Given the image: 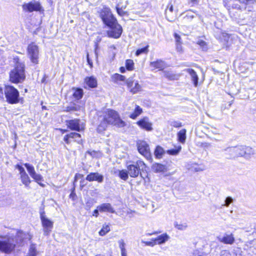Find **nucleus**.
<instances>
[{"label":"nucleus","instance_id":"f257e3e1","mask_svg":"<svg viewBox=\"0 0 256 256\" xmlns=\"http://www.w3.org/2000/svg\"><path fill=\"white\" fill-rule=\"evenodd\" d=\"M14 60L16 66L10 74V81L13 83L22 82L26 78L24 64V62H20V60L18 58H14Z\"/></svg>","mask_w":256,"mask_h":256},{"label":"nucleus","instance_id":"f03ea898","mask_svg":"<svg viewBox=\"0 0 256 256\" xmlns=\"http://www.w3.org/2000/svg\"><path fill=\"white\" fill-rule=\"evenodd\" d=\"M102 119L106 120L109 124L119 128H122L125 126V122L120 118L118 113L112 110H108L102 116Z\"/></svg>","mask_w":256,"mask_h":256},{"label":"nucleus","instance_id":"7ed1b4c3","mask_svg":"<svg viewBox=\"0 0 256 256\" xmlns=\"http://www.w3.org/2000/svg\"><path fill=\"white\" fill-rule=\"evenodd\" d=\"M4 94L8 103L14 104L18 102L19 92L14 86H6L4 90Z\"/></svg>","mask_w":256,"mask_h":256},{"label":"nucleus","instance_id":"20e7f679","mask_svg":"<svg viewBox=\"0 0 256 256\" xmlns=\"http://www.w3.org/2000/svg\"><path fill=\"white\" fill-rule=\"evenodd\" d=\"M144 163L141 160H137L135 162L127 163V170L130 176L132 178H136L140 174V168H143Z\"/></svg>","mask_w":256,"mask_h":256},{"label":"nucleus","instance_id":"39448f33","mask_svg":"<svg viewBox=\"0 0 256 256\" xmlns=\"http://www.w3.org/2000/svg\"><path fill=\"white\" fill-rule=\"evenodd\" d=\"M28 55L30 61L34 64L38 63L39 58V48L37 45L34 43L32 42L28 44L27 48Z\"/></svg>","mask_w":256,"mask_h":256},{"label":"nucleus","instance_id":"423d86ee","mask_svg":"<svg viewBox=\"0 0 256 256\" xmlns=\"http://www.w3.org/2000/svg\"><path fill=\"white\" fill-rule=\"evenodd\" d=\"M40 214L44 234L48 235L52 231L54 222L46 216L44 209L40 210Z\"/></svg>","mask_w":256,"mask_h":256},{"label":"nucleus","instance_id":"0eeeda50","mask_svg":"<svg viewBox=\"0 0 256 256\" xmlns=\"http://www.w3.org/2000/svg\"><path fill=\"white\" fill-rule=\"evenodd\" d=\"M100 16L103 22L106 26L108 24H112V22H114V21L116 20L112 14L110 8H103L100 12Z\"/></svg>","mask_w":256,"mask_h":256},{"label":"nucleus","instance_id":"6e6552de","mask_svg":"<svg viewBox=\"0 0 256 256\" xmlns=\"http://www.w3.org/2000/svg\"><path fill=\"white\" fill-rule=\"evenodd\" d=\"M16 244V242L12 238L0 241V250L5 253H10L13 250Z\"/></svg>","mask_w":256,"mask_h":256},{"label":"nucleus","instance_id":"1a4fd4ad","mask_svg":"<svg viewBox=\"0 0 256 256\" xmlns=\"http://www.w3.org/2000/svg\"><path fill=\"white\" fill-rule=\"evenodd\" d=\"M110 28V30L108 32V36L118 38L120 37L122 33V28L118 24L117 21H114L112 24L108 25Z\"/></svg>","mask_w":256,"mask_h":256},{"label":"nucleus","instance_id":"9d476101","mask_svg":"<svg viewBox=\"0 0 256 256\" xmlns=\"http://www.w3.org/2000/svg\"><path fill=\"white\" fill-rule=\"evenodd\" d=\"M66 123L68 128L72 130L80 132L84 129L85 124L79 119L75 118L66 120Z\"/></svg>","mask_w":256,"mask_h":256},{"label":"nucleus","instance_id":"9b49d317","mask_svg":"<svg viewBox=\"0 0 256 256\" xmlns=\"http://www.w3.org/2000/svg\"><path fill=\"white\" fill-rule=\"evenodd\" d=\"M136 144L138 152L146 158H150L151 154L148 144L142 140L138 141Z\"/></svg>","mask_w":256,"mask_h":256},{"label":"nucleus","instance_id":"f8f14e48","mask_svg":"<svg viewBox=\"0 0 256 256\" xmlns=\"http://www.w3.org/2000/svg\"><path fill=\"white\" fill-rule=\"evenodd\" d=\"M126 85L130 92L133 94L138 93L142 90V86L139 84L138 81L132 78H129L127 80Z\"/></svg>","mask_w":256,"mask_h":256},{"label":"nucleus","instance_id":"ddd939ff","mask_svg":"<svg viewBox=\"0 0 256 256\" xmlns=\"http://www.w3.org/2000/svg\"><path fill=\"white\" fill-rule=\"evenodd\" d=\"M84 104L77 102L70 103L68 106L64 108V111L66 112H84Z\"/></svg>","mask_w":256,"mask_h":256},{"label":"nucleus","instance_id":"4468645a","mask_svg":"<svg viewBox=\"0 0 256 256\" xmlns=\"http://www.w3.org/2000/svg\"><path fill=\"white\" fill-rule=\"evenodd\" d=\"M22 8L24 10L32 12L33 11L40 10L41 6L38 2H32L28 4H24L22 6Z\"/></svg>","mask_w":256,"mask_h":256},{"label":"nucleus","instance_id":"2eb2a0df","mask_svg":"<svg viewBox=\"0 0 256 256\" xmlns=\"http://www.w3.org/2000/svg\"><path fill=\"white\" fill-rule=\"evenodd\" d=\"M136 124L142 128L147 131H151L152 130V124L150 122L148 118L144 117L136 122Z\"/></svg>","mask_w":256,"mask_h":256},{"label":"nucleus","instance_id":"dca6fc26","mask_svg":"<svg viewBox=\"0 0 256 256\" xmlns=\"http://www.w3.org/2000/svg\"><path fill=\"white\" fill-rule=\"evenodd\" d=\"M218 240L224 244H232L234 242V238L232 234H224L222 236L218 237Z\"/></svg>","mask_w":256,"mask_h":256},{"label":"nucleus","instance_id":"f3484780","mask_svg":"<svg viewBox=\"0 0 256 256\" xmlns=\"http://www.w3.org/2000/svg\"><path fill=\"white\" fill-rule=\"evenodd\" d=\"M97 208L101 212H108L110 213H114L115 210L109 203H104L97 206Z\"/></svg>","mask_w":256,"mask_h":256},{"label":"nucleus","instance_id":"a211bd4d","mask_svg":"<svg viewBox=\"0 0 256 256\" xmlns=\"http://www.w3.org/2000/svg\"><path fill=\"white\" fill-rule=\"evenodd\" d=\"M86 180L89 182L95 180L102 182L103 181V176L98 172H92L87 176Z\"/></svg>","mask_w":256,"mask_h":256},{"label":"nucleus","instance_id":"6ab92c4d","mask_svg":"<svg viewBox=\"0 0 256 256\" xmlns=\"http://www.w3.org/2000/svg\"><path fill=\"white\" fill-rule=\"evenodd\" d=\"M225 154L229 158H234L238 157L236 146L229 147L224 149Z\"/></svg>","mask_w":256,"mask_h":256},{"label":"nucleus","instance_id":"aec40b11","mask_svg":"<svg viewBox=\"0 0 256 256\" xmlns=\"http://www.w3.org/2000/svg\"><path fill=\"white\" fill-rule=\"evenodd\" d=\"M170 239V236L166 233L163 234L155 238H153L152 240L155 242L156 244H162L165 243Z\"/></svg>","mask_w":256,"mask_h":256},{"label":"nucleus","instance_id":"412c9836","mask_svg":"<svg viewBox=\"0 0 256 256\" xmlns=\"http://www.w3.org/2000/svg\"><path fill=\"white\" fill-rule=\"evenodd\" d=\"M150 66L152 70L158 69V70H162L165 67V64L164 62L162 60H158L156 62H151Z\"/></svg>","mask_w":256,"mask_h":256},{"label":"nucleus","instance_id":"4be33fe9","mask_svg":"<svg viewBox=\"0 0 256 256\" xmlns=\"http://www.w3.org/2000/svg\"><path fill=\"white\" fill-rule=\"evenodd\" d=\"M254 154V150L250 146H244L242 157L246 160H250Z\"/></svg>","mask_w":256,"mask_h":256},{"label":"nucleus","instance_id":"5701e85b","mask_svg":"<svg viewBox=\"0 0 256 256\" xmlns=\"http://www.w3.org/2000/svg\"><path fill=\"white\" fill-rule=\"evenodd\" d=\"M102 116H100L98 118L99 121L100 122L98 124L97 130L98 132H102L105 130L107 128V126L109 124V122L106 120L102 119Z\"/></svg>","mask_w":256,"mask_h":256},{"label":"nucleus","instance_id":"b1692460","mask_svg":"<svg viewBox=\"0 0 256 256\" xmlns=\"http://www.w3.org/2000/svg\"><path fill=\"white\" fill-rule=\"evenodd\" d=\"M184 70L190 74L194 86H196L198 82V76L196 72L194 70L191 68H187Z\"/></svg>","mask_w":256,"mask_h":256},{"label":"nucleus","instance_id":"393cba45","mask_svg":"<svg viewBox=\"0 0 256 256\" xmlns=\"http://www.w3.org/2000/svg\"><path fill=\"white\" fill-rule=\"evenodd\" d=\"M84 82L90 88H93L97 86V81L93 76L86 78Z\"/></svg>","mask_w":256,"mask_h":256},{"label":"nucleus","instance_id":"a878e982","mask_svg":"<svg viewBox=\"0 0 256 256\" xmlns=\"http://www.w3.org/2000/svg\"><path fill=\"white\" fill-rule=\"evenodd\" d=\"M72 90L74 91L72 96L75 99L79 100L82 98L84 95L82 89L73 88Z\"/></svg>","mask_w":256,"mask_h":256},{"label":"nucleus","instance_id":"bb28decb","mask_svg":"<svg viewBox=\"0 0 256 256\" xmlns=\"http://www.w3.org/2000/svg\"><path fill=\"white\" fill-rule=\"evenodd\" d=\"M152 169L154 172H164L166 170L165 166L160 164H154L152 166Z\"/></svg>","mask_w":256,"mask_h":256},{"label":"nucleus","instance_id":"cd10ccee","mask_svg":"<svg viewBox=\"0 0 256 256\" xmlns=\"http://www.w3.org/2000/svg\"><path fill=\"white\" fill-rule=\"evenodd\" d=\"M20 178L21 182L25 186L28 187L31 182V180L26 172L20 176Z\"/></svg>","mask_w":256,"mask_h":256},{"label":"nucleus","instance_id":"c85d7f7f","mask_svg":"<svg viewBox=\"0 0 256 256\" xmlns=\"http://www.w3.org/2000/svg\"><path fill=\"white\" fill-rule=\"evenodd\" d=\"M178 140L180 142H181L182 144H184L185 142L186 139V130L185 129L181 130L178 133Z\"/></svg>","mask_w":256,"mask_h":256},{"label":"nucleus","instance_id":"c756f323","mask_svg":"<svg viewBox=\"0 0 256 256\" xmlns=\"http://www.w3.org/2000/svg\"><path fill=\"white\" fill-rule=\"evenodd\" d=\"M142 108L138 106H136L134 112L130 114V117L132 119H135L138 116H140L142 113Z\"/></svg>","mask_w":256,"mask_h":256},{"label":"nucleus","instance_id":"7c9ffc66","mask_svg":"<svg viewBox=\"0 0 256 256\" xmlns=\"http://www.w3.org/2000/svg\"><path fill=\"white\" fill-rule=\"evenodd\" d=\"M70 136L71 138L74 139V141L77 142L78 144H81L82 142L81 136L78 133L74 132H70Z\"/></svg>","mask_w":256,"mask_h":256},{"label":"nucleus","instance_id":"2f4dec72","mask_svg":"<svg viewBox=\"0 0 256 256\" xmlns=\"http://www.w3.org/2000/svg\"><path fill=\"white\" fill-rule=\"evenodd\" d=\"M32 178L40 186H44V184L41 182L43 178L40 174L36 173Z\"/></svg>","mask_w":256,"mask_h":256},{"label":"nucleus","instance_id":"473e14b6","mask_svg":"<svg viewBox=\"0 0 256 256\" xmlns=\"http://www.w3.org/2000/svg\"><path fill=\"white\" fill-rule=\"evenodd\" d=\"M110 226L108 224H104L102 226V228L99 232V234L101 236H104L108 232L110 231Z\"/></svg>","mask_w":256,"mask_h":256},{"label":"nucleus","instance_id":"72a5a7b5","mask_svg":"<svg viewBox=\"0 0 256 256\" xmlns=\"http://www.w3.org/2000/svg\"><path fill=\"white\" fill-rule=\"evenodd\" d=\"M24 166L26 168L28 172L29 173L31 177H32L36 173L34 170V168L32 165H30L28 163H26L24 164Z\"/></svg>","mask_w":256,"mask_h":256},{"label":"nucleus","instance_id":"f704fd0d","mask_svg":"<svg viewBox=\"0 0 256 256\" xmlns=\"http://www.w3.org/2000/svg\"><path fill=\"white\" fill-rule=\"evenodd\" d=\"M38 252L34 244H31L26 256H36Z\"/></svg>","mask_w":256,"mask_h":256},{"label":"nucleus","instance_id":"c9c22d12","mask_svg":"<svg viewBox=\"0 0 256 256\" xmlns=\"http://www.w3.org/2000/svg\"><path fill=\"white\" fill-rule=\"evenodd\" d=\"M220 38L222 42H224V44L227 46L230 38V36L226 33L222 32Z\"/></svg>","mask_w":256,"mask_h":256},{"label":"nucleus","instance_id":"e433bc0d","mask_svg":"<svg viewBox=\"0 0 256 256\" xmlns=\"http://www.w3.org/2000/svg\"><path fill=\"white\" fill-rule=\"evenodd\" d=\"M174 226L176 228L180 230H186L188 228V225L186 222L178 224V222H176L174 224Z\"/></svg>","mask_w":256,"mask_h":256},{"label":"nucleus","instance_id":"4c0bfd02","mask_svg":"<svg viewBox=\"0 0 256 256\" xmlns=\"http://www.w3.org/2000/svg\"><path fill=\"white\" fill-rule=\"evenodd\" d=\"M128 170H122L120 171L119 172V176L120 178L124 180H128Z\"/></svg>","mask_w":256,"mask_h":256},{"label":"nucleus","instance_id":"58836bf2","mask_svg":"<svg viewBox=\"0 0 256 256\" xmlns=\"http://www.w3.org/2000/svg\"><path fill=\"white\" fill-rule=\"evenodd\" d=\"M182 149V147L180 146H178L175 148H173L172 150H168V153L171 155H176Z\"/></svg>","mask_w":256,"mask_h":256},{"label":"nucleus","instance_id":"ea45409f","mask_svg":"<svg viewBox=\"0 0 256 256\" xmlns=\"http://www.w3.org/2000/svg\"><path fill=\"white\" fill-rule=\"evenodd\" d=\"M164 150L160 146H157L154 151V154L156 158H160L164 154Z\"/></svg>","mask_w":256,"mask_h":256},{"label":"nucleus","instance_id":"a19ab883","mask_svg":"<svg viewBox=\"0 0 256 256\" xmlns=\"http://www.w3.org/2000/svg\"><path fill=\"white\" fill-rule=\"evenodd\" d=\"M188 168L194 172H200L204 170V168H200L196 164H192L191 167L188 166Z\"/></svg>","mask_w":256,"mask_h":256},{"label":"nucleus","instance_id":"79ce46f5","mask_svg":"<svg viewBox=\"0 0 256 256\" xmlns=\"http://www.w3.org/2000/svg\"><path fill=\"white\" fill-rule=\"evenodd\" d=\"M134 63L132 60H127L126 62V66L128 70H132L134 69Z\"/></svg>","mask_w":256,"mask_h":256},{"label":"nucleus","instance_id":"37998d69","mask_svg":"<svg viewBox=\"0 0 256 256\" xmlns=\"http://www.w3.org/2000/svg\"><path fill=\"white\" fill-rule=\"evenodd\" d=\"M237 156L242 157L244 154V146H237Z\"/></svg>","mask_w":256,"mask_h":256},{"label":"nucleus","instance_id":"c03bdc74","mask_svg":"<svg viewBox=\"0 0 256 256\" xmlns=\"http://www.w3.org/2000/svg\"><path fill=\"white\" fill-rule=\"evenodd\" d=\"M148 46H146V47H144V48L138 50L136 51V56H138L139 55H140L142 54H143V53L144 54H146V53H148Z\"/></svg>","mask_w":256,"mask_h":256},{"label":"nucleus","instance_id":"a18cd8bd","mask_svg":"<svg viewBox=\"0 0 256 256\" xmlns=\"http://www.w3.org/2000/svg\"><path fill=\"white\" fill-rule=\"evenodd\" d=\"M112 78L116 80H120V81H124L126 80V77L124 76L115 74L112 76Z\"/></svg>","mask_w":256,"mask_h":256},{"label":"nucleus","instance_id":"49530a36","mask_svg":"<svg viewBox=\"0 0 256 256\" xmlns=\"http://www.w3.org/2000/svg\"><path fill=\"white\" fill-rule=\"evenodd\" d=\"M116 10L118 14L120 16H122L126 14V12L124 10H122V8H120V2H118V4H117L116 6Z\"/></svg>","mask_w":256,"mask_h":256},{"label":"nucleus","instance_id":"de8ad7c7","mask_svg":"<svg viewBox=\"0 0 256 256\" xmlns=\"http://www.w3.org/2000/svg\"><path fill=\"white\" fill-rule=\"evenodd\" d=\"M197 44L202 48L204 50H206L207 46L205 42L202 40H198Z\"/></svg>","mask_w":256,"mask_h":256},{"label":"nucleus","instance_id":"09e8293b","mask_svg":"<svg viewBox=\"0 0 256 256\" xmlns=\"http://www.w3.org/2000/svg\"><path fill=\"white\" fill-rule=\"evenodd\" d=\"M118 244L119 245V248L120 249V251L126 250L125 248L126 244H125L124 240L121 239V240H119L118 241Z\"/></svg>","mask_w":256,"mask_h":256},{"label":"nucleus","instance_id":"8fccbe9b","mask_svg":"<svg viewBox=\"0 0 256 256\" xmlns=\"http://www.w3.org/2000/svg\"><path fill=\"white\" fill-rule=\"evenodd\" d=\"M16 168L18 170L20 176L22 175V174L26 173L24 168L20 164H16Z\"/></svg>","mask_w":256,"mask_h":256},{"label":"nucleus","instance_id":"3c124183","mask_svg":"<svg viewBox=\"0 0 256 256\" xmlns=\"http://www.w3.org/2000/svg\"><path fill=\"white\" fill-rule=\"evenodd\" d=\"M233 199L231 197H227L224 201V206L228 207L229 205L232 202Z\"/></svg>","mask_w":256,"mask_h":256},{"label":"nucleus","instance_id":"603ef678","mask_svg":"<svg viewBox=\"0 0 256 256\" xmlns=\"http://www.w3.org/2000/svg\"><path fill=\"white\" fill-rule=\"evenodd\" d=\"M188 2L190 6H194L198 4L199 0H188Z\"/></svg>","mask_w":256,"mask_h":256},{"label":"nucleus","instance_id":"864d4df0","mask_svg":"<svg viewBox=\"0 0 256 256\" xmlns=\"http://www.w3.org/2000/svg\"><path fill=\"white\" fill-rule=\"evenodd\" d=\"M171 126L175 128H180L182 126V123L179 121H173L171 123Z\"/></svg>","mask_w":256,"mask_h":256},{"label":"nucleus","instance_id":"5fc2aeb1","mask_svg":"<svg viewBox=\"0 0 256 256\" xmlns=\"http://www.w3.org/2000/svg\"><path fill=\"white\" fill-rule=\"evenodd\" d=\"M238 2L242 3H244L246 4H254L256 0H238Z\"/></svg>","mask_w":256,"mask_h":256},{"label":"nucleus","instance_id":"6e6d98bb","mask_svg":"<svg viewBox=\"0 0 256 256\" xmlns=\"http://www.w3.org/2000/svg\"><path fill=\"white\" fill-rule=\"evenodd\" d=\"M71 138L70 136V134L66 135L64 138V140L65 142L67 144H69L70 143V139Z\"/></svg>","mask_w":256,"mask_h":256},{"label":"nucleus","instance_id":"4d7b16f0","mask_svg":"<svg viewBox=\"0 0 256 256\" xmlns=\"http://www.w3.org/2000/svg\"><path fill=\"white\" fill-rule=\"evenodd\" d=\"M84 177V175L80 174H76L74 176V182H76L79 179H82Z\"/></svg>","mask_w":256,"mask_h":256},{"label":"nucleus","instance_id":"13d9d810","mask_svg":"<svg viewBox=\"0 0 256 256\" xmlns=\"http://www.w3.org/2000/svg\"><path fill=\"white\" fill-rule=\"evenodd\" d=\"M174 38H175L176 44L182 43L181 42V38L178 34H174Z\"/></svg>","mask_w":256,"mask_h":256},{"label":"nucleus","instance_id":"bf43d9fd","mask_svg":"<svg viewBox=\"0 0 256 256\" xmlns=\"http://www.w3.org/2000/svg\"><path fill=\"white\" fill-rule=\"evenodd\" d=\"M182 43H178L176 44V49L178 52H182Z\"/></svg>","mask_w":256,"mask_h":256},{"label":"nucleus","instance_id":"052dcab7","mask_svg":"<svg viewBox=\"0 0 256 256\" xmlns=\"http://www.w3.org/2000/svg\"><path fill=\"white\" fill-rule=\"evenodd\" d=\"M142 242L144 243L146 245L148 246H153L155 244H155V242H154L152 240L151 242Z\"/></svg>","mask_w":256,"mask_h":256},{"label":"nucleus","instance_id":"680f3d73","mask_svg":"<svg viewBox=\"0 0 256 256\" xmlns=\"http://www.w3.org/2000/svg\"><path fill=\"white\" fill-rule=\"evenodd\" d=\"M220 256H231V254L228 250H223L221 252Z\"/></svg>","mask_w":256,"mask_h":256},{"label":"nucleus","instance_id":"e2e57ef3","mask_svg":"<svg viewBox=\"0 0 256 256\" xmlns=\"http://www.w3.org/2000/svg\"><path fill=\"white\" fill-rule=\"evenodd\" d=\"M185 18L188 20H192L194 18V16L192 14L188 12L186 15Z\"/></svg>","mask_w":256,"mask_h":256},{"label":"nucleus","instance_id":"0e129e2a","mask_svg":"<svg viewBox=\"0 0 256 256\" xmlns=\"http://www.w3.org/2000/svg\"><path fill=\"white\" fill-rule=\"evenodd\" d=\"M87 62L88 64L90 65V67L92 68V62L89 58V55L87 54Z\"/></svg>","mask_w":256,"mask_h":256},{"label":"nucleus","instance_id":"69168bd1","mask_svg":"<svg viewBox=\"0 0 256 256\" xmlns=\"http://www.w3.org/2000/svg\"><path fill=\"white\" fill-rule=\"evenodd\" d=\"M87 153L90 156H91L92 157H94L96 156V152L95 151H88L87 152Z\"/></svg>","mask_w":256,"mask_h":256},{"label":"nucleus","instance_id":"338daca9","mask_svg":"<svg viewBox=\"0 0 256 256\" xmlns=\"http://www.w3.org/2000/svg\"><path fill=\"white\" fill-rule=\"evenodd\" d=\"M98 211H100L98 208L95 210L94 211V212H93V216H95L96 217H98Z\"/></svg>","mask_w":256,"mask_h":256},{"label":"nucleus","instance_id":"774afa93","mask_svg":"<svg viewBox=\"0 0 256 256\" xmlns=\"http://www.w3.org/2000/svg\"><path fill=\"white\" fill-rule=\"evenodd\" d=\"M232 8L240 10V6L238 4H234L232 6Z\"/></svg>","mask_w":256,"mask_h":256}]
</instances>
